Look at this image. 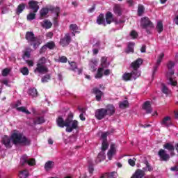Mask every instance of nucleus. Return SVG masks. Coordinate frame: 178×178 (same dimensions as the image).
<instances>
[{
  "label": "nucleus",
  "instance_id": "1",
  "mask_svg": "<svg viewBox=\"0 0 178 178\" xmlns=\"http://www.w3.org/2000/svg\"><path fill=\"white\" fill-rule=\"evenodd\" d=\"M56 124L58 127H66L65 130L67 133H72L73 130L79 127V121L73 120V115L72 114L69 115L65 120L59 116L56 120Z\"/></svg>",
  "mask_w": 178,
  "mask_h": 178
},
{
  "label": "nucleus",
  "instance_id": "2",
  "mask_svg": "<svg viewBox=\"0 0 178 178\" xmlns=\"http://www.w3.org/2000/svg\"><path fill=\"white\" fill-rule=\"evenodd\" d=\"M143 65V59L138 58L136 60L133 62L131 65L132 72L131 73H124L122 75V80L124 81H130V80H136L138 79L139 76H141V72L138 71V67Z\"/></svg>",
  "mask_w": 178,
  "mask_h": 178
},
{
  "label": "nucleus",
  "instance_id": "3",
  "mask_svg": "<svg viewBox=\"0 0 178 178\" xmlns=\"http://www.w3.org/2000/svg\"><path fill=\"white\" fill-rule=\"evenodd\" d=\"M11 141L14 145L29 146L31 144V139L17 130H15L11 134Z\"/></svg>",
  "mask_w": 178,
  "mask_h": 178
},
{
  "label": "nucleus",
  "instance_id": "4",
  "mask_svg": "<svg viewBox=\"0 0 178 178\" xmlns=\"http://www.w3.org/2000/svg\"><path fill=\"white\" fill-rule=\"evenodd\" d=\"M25 38L30 45H33L34 49H37L40 46V40L34 35L33 32H26Z\"/></svg>",
  "mask_w": 178,
  "mask_h": 178
},
{
  "label": "nucleus",
  "instance_id": "5",
  "mask_svg": "<svg viewBox=\"0 0 178 178\" xmlns=\"http://www.w3.org/2000/svg\"><path fill=\"white\" fill-rule=\"evenodd\" d=\"M147 170H148V172H151L152 170V167L148 164V161H146V167L143 168V170H137L132 175L131 178H143L145 175L144 172Z\"/></svg>",
  "mask_w": 178,
  "mask_h": 178
},
{
  "label": "nucleus",
  "instance_id": "6",
  "mask_svg": "<svg viewBox=\"0 0 178 178\" xmlns=\"http://www.w3.org/2000/svg\"><path fill=\"white\" fill-rule=\"evenodd\" d=\"M20 163L22 166H24L26 163L29 166H34L35 165V159H29L27 155H23L21 157Z\"/></svg>",
  "mask_w": 178,
  "mask_h": 178
},
{
  "label": "nucleus",
  "instance_id": "7",
  "mask_svg": "<svg viewBox=\"0 0 178 178\" xmlns=\"http://www.w3.org/2000/svg\"><path fill=\"white\" fill-rule=\"evenodd\" d=\"M34 73L35 74H45V73H48V67L44 65L37 64Z\"/></svg>",
  "mask_w": 178,
  "mask_h": 178
},
{
  "label": "nucleus",
  "instance_id": "8",
  "mask_svg": "<svg viewBox=\"0 0 178 178\" xmlns=\"http://www.w3.org/2000/svg\"><path fill=\"white\" fill-rule=\"evenodd\" d=\"M140 26L143 27V29H154V24L149 21V18L145 17L141 19L140 21Z\"/></svg>",
  "mask_w": 178,
  "mask_h": 178
},
{
  "label": "nucleus",
  "instance_id": "9",
  "mask_svg": "<svg viewBox=\"0 0 178 178\" xmlns=\"http://www.w3.org/2000/svg\"><path fill=\"white\" fill-rule=\"evenodd\" d=\"M116 148H118V146L115 144H112L110 147L109 150L107 153V156L109 159V161L112 160V158L116 155Z\"/></svg>",
  "mask_w": 178,
  "mask_h": 178
},
{
  "label": "nucleus",
  "instance_id": "10",
  "mask_svg": "<svg viewBox=\"0 0 178 178\" xmlns=\"http://www.w3.org/2000/svg\"><path fill=\"white\" fill-rule=\"evenodd\" d=\"M70 41H72V38H70V33H66L63 38L60 39V44L62 47H67L69 44H70Z\"/></svg>",
  "mask_w": 178,
  "mask_h": 178
},
{
  "label": "nucleus",
  "instance_id": "11",
  "mask_svg": "<svg viewBox=\"0 0 178 178\" xmlns=\"http://www.w3.org/2000/svg\"><path fill=\"white\" fill-rule=\"evenodd\" d=\"M164 56H165V54L163 53H161L157 56V60H156V65H155V66L154 67V69H153L152 76H154V74H155V72H156V70H158V67H159V65H161V63L162 62V59H163Z\"/></svg>",
  "mask_w": 178,
  "mask_h": 178
},
{
  "label": "nucleus",
  "instance_id": "12",
  "mask_svg": "<svg viewBox=\"0 0 178 178\" xmlns=\"http://www.w3.org/2000/svg\"><path fill=\"white\" fill-rule=\"evenodd\" d=\"M108 134H109V132H104L103 134H102V139L103 140L102 143V149L105 150V149H108V140H106V138L108 137Z\"/></svg>",
  "mask_w": 178,
  "mask_h": 178
},
{
  "label": "nucleus",
  "instance_id": "13",
  "mask_svg": "<svg viewBox=\"0 0 178 178\" xmlns=\"http://www.w3.org/2000/svg\"><path fill=\"white\" fill-rule=\"evenodd\" d=\"M173 74H175V72L173 71H170V72H168L167 74V77L169 79V84L170 86H177V81H176V79H175V77H173Z\"/></svg>",
  "mask_w": 178,
  "mask_h": 178
},
{
  "label": "nucleus",
  "instance_id": "14",
  "mask_svg": "<svg viewBox=\"0 0 178 178\" xmlns=\"http://www.w3.org/2000/svg\"><path fill=\"white\" fill-rule=\"evenodd\" d=\"M22 105V102L20 101L17 102V103L15 104L14 108H17V111L18 112H23L24 113H26V115H30V111L26 108L24 106L19 107Z\"/></svg>",
  "mask_w": 178,
  "mask_h": 178
},
{
  "label": "nucleus",
  "instance_id": "15",
  "mask_svg": "<svg viewBox=\"0 0 178 178\" xmlns=\"http://www.w3.org/2000/svg\"><path fill=\"white\" fill-rule=\"evenodd\" d=\"M106 115V110L105 108H100L96 111L95 116L97 119L101 120V119H104V116Z\"/></svg>",
  "mask_w": 178,
  "mask_h": 178
},
{
  "label": "nucleus",
  "instance_id": "16",
  "mask_svg": "<svg viewBox=\"0 0 178 178\" xmlns=\"http://www.w3.org/2000/svg\"><path fill=\"white\" fill-rule=\"evenodd\" d=\"M2 143L5 145L6 148H10L12 145H13V142H12L11 138H9L8 136H4L2 139Z\"/></svg>",
  "mask_w": 178,
  "mask_h": 178
},
{
  "label": "nucleus",
  "instance_id": "17",
  "mask_svg": "<svg viewBox=\"0 0 178 178\" xmlns=\"http://www.w3.org/2000/svg\"><path fill=\"white\" fill-rule=\"evenodd\" d=\"M30 9L33 10V13H37L38 12V9H40V6H38V2L35 1H31L29 3Z\"/></svg>",
  "mask_w": 178,
  "mask_h": 178
},
{
  "label": "nucleus",
  "instance_id": "18",
  "mask_svg": "<svg viewBox=\"0 0 178 178\" xmlns=\"http://www.w3.org/2000/svg\"><path fill=\"white\" fill-rule=\"evenodd\" d=\"M97 66H98V60L94 58L89 62V69L91 72H95L97 70Z\"/></svg>",
  "mask_w": 178,
  "mask_h": 178
},
{
  "label": "nucleus",
  "instance_id": "19",
  "mask_svg": "<svg viewBox=\"0 0 178 178\" xmlns=\"http://www.w3.org/2000/svg\"><path fill=\"white\" fill-rule=\"evenodd\" d=\"M159 156L161 161H169V159L170 158L169 154H166V152L162 149L159 151Z\"/></svg>",
  "mask_w": 178,
  "mask_h": 178
},
{
  "label": "nucleus",
  "instance_id": "20",
  "mask_svg": "<svg viewBox=\"0 0 178 178\" xmlns=\"http://www.w3.org/2000/svg\"><path fill=\"white\" fill-rule=\"evenodd\" d=\"M100 62H101L100 63L101 68L106 69V67H109V63L108 62V57H105V56L102 57Z\"/></svg>",
  "mask_w": 178,
  "mask_h": 178
},
{
  "label": "nucleus",
  "instance_id": "21",
  "mask_svg": "<svg viewBox=\"0 0 178 178\" xmlns=\"http://www.w3.org/2000/svg\"><path fill=\"white\" fill-rule=\"evenodd\" d=\"M54 47H55V43H54V42H48L40 49V53L43 54L44 51H47V48H49V49H53Z\"/></svg>",
  "mask_w": 178,
  "mask_h": 178
},
{
  "label": "nucleus",
  "instance_id": "22",
  "mask_svg": "<svg viewBox=\"0 0 178 178\" xmlns=\"http://www.w3.org/2000/svg\"><path fill=\"white\" fill-rule=\"evenodd\" d=\"M161 124L165 127H169V126H172V118L170 117H165L163 119Z\"/></svg>",
  "mask_w": 178,
  "mask_h": 178
},
{
  "label": "nucleus",
  "instance_id": "23",
  "mask_svg": "<svg viewBox=\"0 0 178 178\" xmlns=\"http://www.w3.org/2000/svg\"><path fill=\"white\" fill-rule=\"evenodd\" d=\"M93 92L96 95V99L97 101H101V99H102V95H104V93L101 92V90H99L98 88H93Z\"/></svg>",
  "mask_w": 178,
  "mask_h": 178
},
{
  "label": "nucleus",
  "instance_id": "24",
  "mask_svg": "<svg viewBox=\"0 0 178 178\" xmlns=\"http://www.w3.org/2000/svg\"><path fill=\"white\" fill-rule=\"evenodd\" d=\"M54 166H55V162L49 161L46 162L44 164V170H46L47 172H49V170L54 169Z\"/></svg>",
  "mask_w": 178,
  "mask_h": 178
},
{
  "label": "nucleus",
  "instance_id": "25",
  "mask_svg": "<svg viewBox=\"0 0 178 178\" xmlns=\"http://www.w3.org/2000/svg\"><path fill=\"white\" fill-rule=\"evenodd\" d=\"M70 66H71V69L72 70H74V72H76L77 74H81V72H83L82 69H79L77 68V65L76 64V63L74 62H69Z\"/></svg>",
  "mask_w": 178,
  "mask_h": 178
},
{
  "label": "nucleus",
  "instance_id": "26",
  "mask_svg": "<svg viewBox=\"0 0 178 178\" xmlns=\"http://www.w3.org/2000/svg\"><path fill=\"white\" fill-rule=\"evenodd\" d=\"M105 151H106V149L103 150L102 146V152L99 153L96 162H101V161H104L105 159V158L106 157V156H105Z\"/></svg>",
  "mask_w": 178,
  "mask_h": 178
},
{
  "label": "nucleus",
  "instance_id": "27",
  "mask_svg": "<svg viewBox=\"0 0 178 178\" xmlns=\"http://www.w3.org/2000/svg\"><path fill=\"white\" fill-rule=\"evenodd\" d=\"M143 108L146 111L147 113H151V112H152V108H151V102H145Z\"/></svg>",
  "mask_w": 178,
  "mask_h": 178
},
{
  "label": "nucleus",
  "instance_id": "28",
  "mask_svg": "<svg viewBox=\"0 0 178 178\" xmlns=\"http://www.w3.org/2000/svg\"><path fill=\"white\" fill-rule=\"evenodd\" d=\"M105 110L106 112V115H109L110 116L115 113V107L112 104L108 105L106 109Z\"/></svg>",
  "mask_w": 178,
  "mask_h": 178
},
{
  "label": "nucleus",
  "instance_id": "29",
  "mask_svg": "<svg viewBox=\"0 0 178 178\" xmlns=\"http://www.w3.org/2000/svg\"><path fill=\"white\" fill-rule=\"evenodd\" d=\"M113 10L115 15H118V16H120V15H122V7L120 6V5H115Z\"/></svg>",
  "mask_w": 178,
  "mask_h": 178
},
{
  "label": "nucleus",
  "instance_id": "30",
  "mask_svg": "<svg viewBox=\"0 0 178 178\" xmlns=\"http://www.w3.org/2000/svg\"><path fill=\"white\" fill-rule=\"evenodd\" d=\"M106 22L107 24H111L113 22V15L112 13H107L106 15Z\"/></svg>",
  "mask_w": 178,
  "mask_h": 178
},
{
  "label": "nucleus",
  "instance_id": "31",
  "mask_svg": "<svg viewBox=\"0 0 178 178\" xmlns=\"http://www.w3.org/2000/svg\"><path fill=\"white\" fill-rule=\"evenodd\" d=\"M164 148H165V149H168V151H170V154L172 156L175 155V153L173 152V151H175V147L172 145V144L166 143L165 145H164Z\"/></svg>",
  "mask_w": 178,
  "mask_h": 178
},
{
  "label": "nucleus",
  "instance_id": "32",
  "mask_svg": "<svg viewBox=\"0 0 178 178\" xmlns=\"http://www.w3.org/2000/svg\"><path fill=\"white\" fill-rule=\"evenodd\" d=\"M25 8H26V5L24 3L19 4L16 9L17 15H19L20 13H22Z\"/></svg>",
  "mask_w": 178,
  "mask_h": 178
},
{
  "label": "nucleus",
  "instance_id": "33",
  "mask_svg": "<svg viewBox=\"0 0 178 178\" xmlns=\"http://www.w3.org/2000/svg\"><path fill=\"white\" fill-rule=\"evenodd\" d=\"M134 45L135 43L133 42L128 43L127 54H130V52H134Z\"/></svg>",
  "mask_w": 178,
  "mask_h": 178
},
{
  "label": "nucleus",
  "instance_id": "34",
  "mask_svg": "<svg viewBox=\"0 0 178 178\" xmlns=\"http://www.w3.org/2000/svg\"><path fill=\"white\" fill-rule=\"evenodd\" d=\"M42 26V27H44V29H51V27H52V22H51V21L49 20L46 19L43 21Z\"/></svg>",
  "mask_w": 178,
  "mask_h": 178
},
{
  "label": "nucleus",
  "instance_id": "35",
  "mask_svg": "<svg viewBox=\"0 0 178 178\" xmlns=\"http://www.w3.org/2000/svg\"><path fill=\"white\" fill-rule=\"evenodd\" d=\"M102 76H104V68L99 67L95 77V79H102Z\"/></svg>",
  "mask_w": 178,
  "mask_h": 178
},
{
  "label": "nucleus",
  "instance_id": "36",
  "mask_svg": "<svg viewBox=\"0 0 178 178\" xmlns=\"http://www.w3.org/2000/svg\"><path fill=\"white\" fill-rule=\"evenodd\" d=\"M70 30L72 31V35H75L74 33H77V30H79V26L76 24H72L70 25Z\"/></svg>",
  "mask_w": 178,
  "mask_h": 178
},
{
  "label": "nucleus",
  "instance_id": "37",
  "mask_svg": "<svg viewBox=\"0 0 178 178\" xmlns=\"http://www.w3.org/2000/svg\"><path fill=\"white\" fill-rule=\"evenodd\" d=\"M29 94L31 97H35L38 96V92H37V89L33 88L29 90Z\"/></svg>",
  "mask_w": 178,
  "mask_h": 178
},
{
  "label": "nucleus",
  "instance_id": "38",
  "mask_svg": "<svg viewBox=\"0 0 178 178\" xmlns=\"http://www.w3.org/2000/svg\"><path fill=\"white\" fill-rule=\"evenodd\" d=\"M161 91L163 94H165V95H169L170 94V90L166 86L165 84L161 85Z\"/></svg>",
  "mask_w": 178,
  "mask_h": 178
},
{
  "label": "nucleus",
  "instance_id": "39",
  "mask_svg": "<svg viewBox=\"0 0 178 178\" xmlns=\"http://www.w3.org/2000/svg\"><path fill=\"white\" fill-rule=\"evenodd\" d=\"M97 24H104L106 25L105 19H104V15L101 14L97 19Z\"/></svg>",
  "mask_w": 178,
  "mask_h": 178
},
{
  "label": "nucleus",
  "instance_id": "40",
  "mask_svg": "<svg viewBox=\"0 0 178 178\" xmlns=\"http://www.w3.org/2000/svg\"><path fill=\"white\" fill-rule=\"evenodd\" d=\"M156 29L158 33H162V31H163V24L162 23L161 21H159L157 22Z\"/></svg>",
  "mask_w": 178,
  "mask_h": 178
},
{
  "label": "nucleus",
  "instance_id": "41",
  "mask_svg": "<svg viewBox=\"0 0 178 178\" xmlns=\"http://www.w3.org/2000/svg\"><path fill=\"white\" fill-rule=\"evenodd\" d=\"M99 45H101L100 42H96L95 44L93 45L94 48L92 49V52H93L94 55H97V54H98V52H99L98 48H99Z\"/></svg>",
  "mask_w": 178,
  "mask_h": 178
},
{
  "label": "nucleus",
  "instance_id": "42",
  "mask_svg": "<svg viewBox=\"0 0 178 178\" xmlns=\"http://www.w3.org/2000/svg\"><path fill=\"white\" fill-rule=\"evenodd\" d=\"M48 12H49V10H48V8H42L40 11L41 17H47V15H48Z\"/></svg>",
  "mask_w": 178,
  "mask_h": 178
},
{
  "label": "nucleus",
  "instance_id": "43",
  "mask_svg": "<svg viewBox=\"0 0 178 178\" xmlns=\"http://www.w3.org/2000/svg\"><path fill=\"white\" fill-rule=\"evenodd\" d=\"M19 178H27L29 177V171L27 170H22L19 172Z\"/></svg>",
  "mask_w": 178,
  "mask_h": 178
},
{
  "label": "nucleus",
  "instance_id": "44",
  "mask_svg": "<svg viewBox=\"0 0 178 178\" xmlns=\"http://www.w3.org/2000/svg\"><path fill=\"white\" fill-rule=\"evenodd\" d=\"M45 122V120L44 119V117H38L34 120L35 124H41Z\"/></svg>",
  "mask_w": 178,
  "mask_h": 178
},
{
  "label": "nucleus",
  "instance_id": "45",
  "mask_svg": "<svg viewBox=\"0 0 178 178\" xmlns=\"http://www.w3.org/2000/svg\"><path fill=\"white\" fill-rule=\"evenodd\" d=\"M120 108L121 109H124L125 108H129V102L127 100H124L120 103Z\"/></svg>",
  "mask_w": 178,
  "mask_h": 178
},
{
  "label": "nucleus",
  "instance_id": "46",
  "mask_svg": "<svg viewBox=\"0 0 178 178\" xmlns=\"http://www.w3.org/2000/svg\"><path fill=\"white\" fill-rule=\"evenodd\" d=\"M51 80V74H47L42 77L41 81L42 83H48Z\"/></svg>",
  "mask_w": 178,
  "mask_h": 178
},
{
  "label": "nucleus",
  "instance_id": "47",
  "mask_svg": "<svg viewBox=\"0 0 178 178\" xmlns=\"http://www.w3.org/2000/svg\"><path fill=\"white\" fill-rule=\"evenodd\" d=\"M116 175L115 172H113L111 173H106L104 174L102 178H111V177H115V175Z\"/></svg>",
  "mask_w": 178,
  "mask_h": 178
},
{
  "label": "nucleus",
  "instance_id": "48",
  "mask_svg": "<svg viewBox=\"0 0 178 178\" xmlns=\"http://www.w3.org/2000/svg\"><path fill=\"white\" fill-rule=\"evenodd\" d=\"M20 72L21 73H22L24 76H29V68H27V67H24L21 68Z\"/></svg>",
  "mask_w": 178,
  "mask_h": 178
},
{
  "label": "nucleus",
  "instance_id": "49",
  "mask_svg": "<svg viewBox=\"0 0 178 178\" xmlns=\"http://www.w3.org/2000/svg\"><path fill=\"white\" fill-rule=\"evenodd\" d=\"M144 10H145L144 6H141V5H139L138 8V16H142L143 13H144Z\"/></svg>",
  "mask_w": 178,
  "mask_h": 178
},
{
  "label": "nucleus",
  "instance_id": "50",
  "mask_svg": "<svg viewBox=\"0 0 178 178\" xmlns=\"http://www.w3.org/2000/svg\"><path fill=\"white\" fill-rule=\"evenodd\" d=\"M31 54V49H26L24 51V58H30Z\"/></svg>",
  "mask_w": 178,
  "mask_h": 178
},
{
  "label": "nucleus",
  "instance_id": "51",
  "mask_svg": "<svg viewBox=\"0 0 178 178\" xmlns=\"http://www.w3.org/2000/svg\"><path fill=\"white\" fill-rule=\"evenodd\" d=\"M45 63H47V58H45V57H42L38 60L37 65H45Z\"/></svg>",
  "mask_w": 178,
  "mask_h": 178
},
{
  "label": "nucleus",
  "instance_id": "52",
  "mask_svg": "<svg viewBox=\"0 0 178 178\" xmlns=\"http://www.w3.org/2000/svg\"><path fill=\"white\" fill-rule=\"evenodd\" d=\"M29 22H31V20H34L35 19V13H31L29 15H27L26 17Z\"/></svg>",
  "mask_w": 178,
  "mask_h": 178
},
{
  "label": "nucleus",
  "instance_id": "53",
  "mask_svg": "<svg viewBox=\"0 0 178 178\" xmlns=\"http://www.w3.org/2000/svg\"><path fill=\"white\" fill-rule=\"evenodd\" d=\"M76 140V136L73 135L70 136L67 141H65V144H67V143H74Z\"/></svg>",
  "mask_w": 178,
  "mask_h": 178
},
{
  "label": "nucleus",
  "instance_id": "54",
  "mask_svg": "<svg viewBox=\"0 0 178 178\" xmlns=\"http://www.w3.org/2000/svg\"><path fill=\"white\" fill-rule=\"evenodd\" d=\"M9 73H10V70H9V68H5L2 70V76H3V77H6Z\"/></svg>",
  "mask_w": 178,
  "mask_h": 178
},
{
  "label": "nucleus",
  "instance_id": "55",
  "mask_svg": "<svg viewBox=\"0 0 178 178\" xmlns=\"http://www.w3.org/2000/svg\"><path fill=\"white\" fill-rule=\"evenodd\" d=\"M136 161H137V159H136V158H133V159H129L128 160V163L130 165V166H135L136 165Z\"/></svg>",
  "mask_w": 178,
  "mask_h": 178
},
{
  "label": "nucleus",
  "instance_id": "56",
  "mask_svg": "<svg viewBox=\"0 0 178 178\" xmlns=\"http://www.w3.org/2000/svg\"><path fill=\"white\" fill-rule=\"evenodd\" d=\"M130 35H131V38H133V40H136V38H137V37H138V33H137V32H136V31H132L130 33Z\"/></svg>",
  "mask_w": 178,
  "mask_h": 178
},
{
  "label": "nucleus",
  "instance_id": "57",
  "mask_svg": "<svg viewBox=\"0 0 178 178\" xmlns=\"http://www.w3.org/2000/svg\"><path fill=\"white\" fill-rule=\"evenodd\" d=\"M167 67L170 70L173 69V67H175V62L169 61L167 64Z\"/></svg>",
  "mask_w": 178,
  "mask_h": 178
},
{
  "label": "nucleus",
  "instance_id": "58",
  "mask_svg": "<svg viewBox=\"0 0 178 178\" xmlns=\"http://www.w3.org/2000/svg\"><path fill=\"white\" fill-rule=\"evenodd\" d=\"M59 62H61V63H66V62H67V58H66V56H61L59 58Z\"/></svg>",
  "mask_w": 178,
  "mask_h": 178
},
{
  "label": "nucleus",
  "instance_id": "59",
  "mask_svg": "<svg viewBox=\"0 0 178 178\" xmlns=\"http://www.w3.org/2000/svg\"><path fill=\"white\" fill-rule=\"evenodd\" d=\"M2 84H4L7 87H9V81L8 79H4L1 81Z\"/></svg>",
  "mask_w": 178,
  "mask_h": 178
},
{
  "label": "nucleus",
  "instance_id": "60",
  "mask_svg": "<svg viewBox=\"0 0 178 178\" xmlns=\"http://www.w3.org/2000/svg\"><path fill=\"white\" fill-rule=\"evenodd\" d=\"M115 24H123L124 23V20L122 19H117L115 21Z\"/></svg>",
  "mask_w": 178,
  "mask_h": 178
},
{
  "label": "nucleus",
  "instance_id": "61",
  "mask_svg": "<svg viewBox=\"0 0 178 178\" xmlns=\"http://www.w3.org/2000/svg\"><path fill=\"white\" fill-rule=\"evenodd\" d=\"M79 118L82 122H84L86 120V117L84 116V113H81L79 115Z\"/></svg>",
  "mask_w": 178,
  "mask_h": 178
},
{
  "label": "nucleus",
  "instance_id": "62",
  "mask_svg": "<svg viewBox=\"0 0 178 178\" xmlns=\"http://www.w3.org/2000/svg\"><path fill=\"white\" fill-rule=\"evenodd\" d=\"M26 62V63H28V65H29L31 67L34 66V62H33V60H27Z\"/></svg>",
  "mask_w": 178,
  "mask_h": 178
},
{
  "label": "nucleus",
  "instance_id": "63",
  "mask_svg": "<svg viewBox=\"0 0 178 178\" xmlns=\"http://www.w3.org/2000/svg\"><path fill=\"white\" fill-rule=\"evenodd\" d=\"M111 74V70H106L104 71V76H109Z\"/></svg>",
  "mask_w": 178,
  "mask_h": 178
},
{
  "label": "nucleus",
  "instance_id": "64",
  "mask_svg": "<svg viewBox=\"0 0 178 178\" xmlns=\"http://www.w3.org/2000/svg\"><path fill=\"white\" fill-rule=\"evenodd\" d=\"M174 22L178 26V14H177V15L175 16V18L174 19Z\"/></svg>",
  "mask_w": 178,
  "mask_h": 178
}]
</instances>
